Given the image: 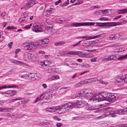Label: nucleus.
Here are the masks:
<instances>
[{"label": "nucleus", "mask_w": 127, "mask_h": 127, "mask_svg": "<svg viewBox=\"0 0 127 127\" xmlns=\"http://www.w3.org/2000/svg\"><path fill=\"white\" fill-rule=\"evenodd\" d=\"M81 102L78 101L76 102L73 103H68L62 106L61 107H60L59 106L53 107H51L50 109L54 110L56 112L60 113L63 112H65L68 110L69 109H72L73 108H81L82 107L81 105Z\"/></svg>", "instance_id": "obj_1"}, {"label": "nucleus", "mask_w": 127, "mask_h": 127, "mask_svg": "<svg viewBox=\"0 0 127 127\" xmlns=\"http://www.w3.org/2000/svg\"><path fill=\"white\" fill-rule=\"evenodd\" d=\"M119 22H107L104 23H93V22H85L80 23H74L73 26L75 27L82 26H93L96 24L95 26H98L99 27H102L104 28H107L111 26H113L119 25L118 24Z\"/></svg>", "instance_id": "obj_2"}, {"label": "nucleus", "mask_w": 127, "mask_h": 127, "mask_svg": "<svg viewBox=\"0 0 127 127\" xmlns=\"http://www.w3.org/2000/svg\"><path fill=\"white\" fill-rule=\"evenodd\" d=\"M106 100L109 103H113L117 98V95L116 94L109 93H106Z\"/></svg>", "instance_id": "obj_3"}, {"label": "nucleus", "mask_w": 127, "mask_h": 127, "mask_svg": "<svg viewBox=\"0 0 127 127\" xmlns=\"http://www.w3.org/2000/svg\"><path fill=\"white\" fill-rule=\"evenodd\" d=\"M93 96L95 98L94 99L95 100H97L98 102L106 100V93H100L98 95H94Z\"/></svg>", "instance_id": "obj_4"}, {"label": "nucleus", "mask_w": 127, "mask_h": 127, "mask_svg": "<svg viewBox=\"0 0 127 127\" xmlns=\"http://www.w3.org/2000/svg\"><path fill=\"white\" fill-rule=\"evenodd\" d=\"M110 60H115L118 59V60H122L123 59L127 58V54L121 56L118 58L117 55H113L109 56Z\"/></svg>", "instance_id": "obj_5"}, {"label": "nucleus", "mask_w": 127, "mask_h": 127, "mask_svg": "<svg viewBox=\"0 0 127 127\" xmlns=\"http://www.w3.org/2000/svg\"><path fill=\"white\" fill-rule=\"evenodd\" d=\"M32 29V30L36 32H41L42 31L40 25L38 23L34 24Z\"/></svg>", "instance_id": "obj_6"}, {"label": "nucleus", "mask_w": 127, "mask_h": 127, "mask_svg": "<svg viewBox=\"0 0 127 127\" xmlns=\"http://www.w3.org/2000/svg\"><path fill=\"white\" fill-rule=\"evenodd\" d=\"M78 52H73L72 51L66 53V52H64L61 53V55L62 56H70V55H77Z\"/></svg>", "instance_id": "obj_7"}, {"label": "nucleus", "mask_w": 127, "mask_h": 127, "mask_svg": "<svg viewBox=\"0 0 127 127\" xmlns=\"http://www.w3.org/2000/svg\"><path fill=\"white\" fill-rule=\"evenodd\" d=\"M17 92L16 91L13 90H9L5 92V94H7L8 96H13L16 94Z\"/></svg>", "instance_id": "obj_8"}, {"label": "nucleus", "mask_w": 127, "mask_h": 127, "mask_svg": "<svg viewBox=\"0 0 127 127\" xmlns=\"http://www.w3.org/2000/svg\"><path fill=\"white\" fill-rule=\"evenodd\" d=\"M13 109L11 108L0 107V112H9Z\"/></svg>", "instance_id": "obj_9"}, {"label": "nucleus", "mask_w": 127, "mask_h": 127, "mask_svg": "<svg viewBox=\"0 0 127 127\" xmlns=\"http://www.w3.org/2000/svg\"><path fill=\"white\" fill-rule=\"evenodd\" d=\"M54 9L53 8H51L48 9L46 11L44 10L43 13L45 14V15H46L51 14L52 12H53Z\"/></svg>", "instance_id": "obj_10"}, {"label": "nucleus", "mask_w": 127, "mask_h": 127, "mask_svg": "<svg viewBox=\"0 0 127 127\" xmlns=\"http://www.w3.org/2000/svg\"><path fill=\"white\" fill-rule=\"evenodd\" d=\"M124 111L123 109L118 110L113 112L112 113H113L115 114H117L119 115L124 114Z\"/></svg>", "instance_id": "obj_11"}, {"label": "nucleus", "mask_w": 127, "mask_h": 127, "mask_svg": "<svg viewBox=\"0 0 127 127\" xmlns=\"http://www.w3.org/2000/svg\"><path fill=\"white\" fill-rule=\"evenodd\" d=\"M28 76H29V79L32 80H35V79H34L35 74L34 73H29Z\"/></svg>", "instance_id": "obj_12"}, {"label": "nucleus", "mask_w": 127, "mask_h": 127, "mask_svg": "<svg viewBox=\"0 0 127 127\" xmlns=\"http://www.w3.org/2000/svg\"><path fill=\"white\" fill-rule=\"evenodd\" d=\"M126 76H119L118 77L117 79V81L118 82H120L123 81V80H124Z\"/></svg>", "instance_id": "obj_13"}, {"label": "nucleus", "mask_w": 127, "mask_h": 127, "mask_svg": "<svg viewBox=\"0 0 127 127\" xmlns=\"http://www.w3.org/2000/svg\"><path fill=\"white\" fill-rule=\"evenodd\" d=\"M49 40L48 38H46L40 41V42L42 44H46L48 43Z\"/></svg>", "instance_id": "obj_14"}, {"label": "nucleus", "mask_w": 127, "mask_h": 127, "mask_svg": "<svg viewBox=\"0 0 127 127\" xmlns=\"http://www.w3.org/2000/svg\"><path fill=\"white\" fill-rule=\"evenodd\" d=\"M84 94H86V93H85V92L83 90H81L80 92H78L77 93V95H77V96H82Z\"/></svg>", "instance_id": "obj_15"}, {"label": "nucleus", "mask_w": 127, "mask_h": 127, "mask_svg": "<svg viewBox=\"0 0 127 127\" xmlns=\"http://www.w3.org/2000/svg\"><path fill=\"white\" fill-rule=\"evenodd\" d=\"M68 63H70V65H75V66H73V65L71 66V67L75 68L77 67V66H78V65H79L80 66V64H78L77 63H71V62L70 61L68 62Z\"/></svg>", "instance_id": "obj_16"}, {"label": "nucleus", "mask_w": 127, "mask_h": 127, "mask_svg": "<svg viewBox=\"0 0 127 127\" xmlns=\"http://www.w3.org/2000/svg\"><path fill=\"white\" fill-rule=\"evenodd\" d=\"M48 64H47L46 65H48V66L50 67H52L54 66V63L52 61H49Z\"/></svg>", "instance_id": "obj_17"}, {"label": "nucleus", "mask_w": 127, "mask_h": 127, "mask_svg": "<svg viewBox=\"0 0 127 127\" xmlns=\"http://www.w3.org/2000/svg\"><path fill=\"white\" fill-rule=\"evenodd\" d=\"M29 74V72H27L25 74H24V75H23L21 76V77H22L24 78L28 79H29V76H28V75Z\"/></svg>", "instance_id": "obj_18"}, {"label": "nucleus", "mask_w": 127, "mask_h": 127, "mask_svg": "<svg viewBox=\"0 0 127 127\" xmlns=\"http://www.w3.org/2000/svg\"><path fill=\"white\" fill-rule=\"evenodd\" d=\"M28 2L27 3V6L29 7H30L34 5V1H27Z\"/></svg>", "instance_id": "obj_19"}, {"label": "nucleus", "mask_w": 127, "mask_h": 127, "mask_svg": "<svg viewBox=\"0 0 127 127\" xmlns=\"http://www.w3.org/2000/svg\"><path fill=\"white\" fill-rule=\"evenodd\" d=\"M119 14L124 13H127V9H125L122 10H119Z\"/></svg>", "instance_id": "obj_20"}, {"label": "nucleus", "mask_w": 127, "mask_h": 127, "mask_svg": "<svg viewBox=\"0 0 127 127\" xmlns=\"http://www.w3.org/2000/svg\"><path fill=\"white\" fill-rule=\"evenodd\" d=\"M65 43V42L63 41L59 42L58 43H54V44L55 46H57L58 45H60L62 44H63Z\"/></svg>", "instance_id": "obj_21"}, {"label": "nucleus", "mask_w": 127, "mask_h": 127, "mask_svg": "<svg viewBox=\"0 0 127 127\" xmlns=\"http://www.w3.org/2000/svg\"><path fill=\"white\" fill-rule=\"evenodd\" d=\"M77 55L79 56L80 57H85V54L83 53L82 52L80 51H78Z\"/></svg>", "instance_id": "obj_22"}, {"label": "nucleus", "mask_w": 127, "mask_h": 127, "mask_svg": "<svg viewBox=\"0 0 127 127\" xmlns=\"http://www.w3.org/2000/svg\"><path fill=\"white\" fill-rule=\"evenodd\" d=\"M40 74L38 73H36L35 74L34 79L35 80H38L40 77Z\"/></svg>", "instance_id": "obj_23"}, {"label": "nucleus", "mask_w": 127, "mask_h": 127, "mask_svg": "<svg viewBox=\"0 0 127 127\" xmlns=\"http://www.w3.org/2000/svg\"><path fill=\"white\" fill-rule=\"evenodd\" d=\"M81 67L84 68H88L90 67V66L88 64H81L80 66Z\"/></svg>", "instance_id": "obj_24"}, {"label": "nucleus", "mask_w": 127, "mask_h": 127, "mask_svg": "<svg viewBox=\"0 0 127 127\" xmlns=\"http://www.w3.org/2000/svg\"><path fill=\"white\" fill-rule=\"evenodd\" d=\"M108 114L106 113H105L104 114H103L102 116H101V118H104L106 117V116L108 115H111L112 114V113H111L110 112H108Z\"/></svg>", "instance_id": "obj_25"}, {"label": "nucleus", "mask_w": 127, "mask_h": 127, "mask_svg": "<svg viewBox=\"0 0 127 127\" xmlns=\"http://www.w3.org/2000/svg\"><path fill=\"white\" fill-rule=\"evenodd\" d=\"M37 47L36 44H35L34 43L31 44L30 43V49H32V48H34L35 47Z\"/></svg>", "instance_id": "obj_26"}, {"label": "nucleus", "mask_w": 127, "mask_h": 127, "mask_svg": "<svg viewBox=\"0 0 127 127\" xmlns=\"http://www.w3.org/2000/svg\"><path fill=\"white\" fill-rule=\"evenodd\" d=\"M69 3V0H67L65 2H64V3L62 4L61 6L62 7H63L64 6H65L67 5Z\"/></svg>", "instance_id": "obj_27"}, {"label": "nucleus", "mask_w": 127, "mask_h": 127, "mask_svg": "<svg viewBox=\"0 0 127 127\" xmlns=\"http://www.w3.org/2000/svg\"><path fill=\"white\" fill-rule=\"evenodd\" d=\"M114 35L116 39H118L119 38L121 37V36L119 33L116 34Z\"/></svg>", "instance_id": "obj_28"}, {"label": "nucleus", "mask_w": 127, "mask_h": 127, "mask_svg": "<svg viewBox=\"0 0 127 127\" xmlns=\"http://www.w3.org/2000/svg\"><path fill=\"white\" fill-rule=\"evenodd\" d=\"M86 94L87 95H88V96H90V97L93 96V97H94V96H93L94 95H93V94L90 92H87L86 93Z\"/></svg>", "instance_id": "obj_29"}, {"label": "nucleus", "mask_w": 127, "mask_h": 127, "mask_svg": "<svg viewBox=\"0 0 127 127\" xmlns=\"http://www.w3.org/2000/svg\"><path fill=\"white\" fill-rule=\"evenodd\" d=\"M26 55L27 56L28 58L30 59L32 58V55L31 53H27Z\"/></svg>", "instance_id": "obj_30"}, {"label": "nucleus", "mask_w": 127, "mask_h": 127, "mask_svg": "<svg viewBox=\"0 0 127 127\" xmlns=\"http://www.w3.org/2000/svg\"><path fill=\"white\" fill-rule=\"evenodd\" d=\"M2 33L1 32H0V41H1L4 38V37L2 35Z\"/></svg>", "instance_id": "obj_31"}, {"label": "nucleus", "mask_w": 127, "mask_h": 127, "mask_svg": "<svg viewBox=\"0 0 127 127\" xmlns=\"http://www.w3.org/2000/svg\"><path fill=\"white\" fill-rule=\"evenodd\" d=\"M25 19L26 18L25 17H22L19 20V22L20 23H21L22 22L24 21L25 20Z\"/></svg>", "instance_id": "obj_32"}, {"label": "nucleus", "mask_w": 127, "mask_h": 127, "mask_svg": "<svg viewBox=\"0 0 127 127\" xmlns=\"http://www.w3.org/2000/svg\"><path fill=\"white\" fill-rule=\"evenodd\" d=\"M54 69L51 68L49 69L48 70V72L49 73H52L54 72V70H53Z\"/></svg>", "instance_id": "obj_33"}, {"label": "nucleus", "mask_w": 127, "mask_h": 127, "mask_svg": "<svg viewBox=\"0 0 127 127\" xmlns=\"http://www.w3.org/2000/svg\"><path fill=\"white\" fill-rule=\"evenodd\" d=\"M100 42L99 39H96L93 41V43L94 44H95L97 43H99Z\"/></svg>", "instance_id": "obj_34"}, {"label": "nucleus", "mask_w": 127, "mask_h": 127, "mask_svg": "<svg viewBox=\"0 0 127 127\" xmlns=\"http://www.w3.org/2000/svg\"><path fill=\"white\" fill-rule=\"evenodd\" d=\"M44 94H43L41 95L40 97V98H39V100H43L44 99Z\"/></svg>", "instance_id": "obj_35"}, {"label": "nucleus", "mask_w": 127, "mask_h": 127, "mask_svg": "<svg viewBox=\"0 0 127 127\" xmlns=\"http://www.w3.org/2000/svg\"><path fill=\"white\" fill-rule=\"evenodd\" d=\"M110 58L109 57V56H107V57H104L103 59H102V60H105L107 61H109L110 60Z\"/></svg>", "instance_id": "obj_36"}, {"label": "nucleus", "mask_w": 127, "mask_h": 127, "mask_svg": "<svg viewBox=\"0 0 127 127\" xmlns=\"http://www.w3.org/2000/svg\"><path fill=\"white\" fill-rule=\"evenodd\" d=\"M27 45L26 44V45L25 46L27 48V50H30V43H27Z\"/></svg>", "instance_id": "obj_37"}, {"label": "nucleus", "mask_w": 127, "mask_h": 127, "mask_svg": "<svg viewBox=\"0 0 127 127\" xmlns=\"http://www.w3.org/2000/svg\"><path fill=\"white\" fill-rule=\"evenodd\" d=\"M32 24H31L29 25H27L25 26L24 27V28L26 29H28L30 28V27L32 26Z\"/></svg>", "instance_id": "obj_38"}, {"label": "nucleus", "mask_w": 127, "mask_h": 127, "mask_svg": "<svg viewBox=\"0 0 127 127\" xmlns=\"http://www.w3.org/2000/svg\"><path fill=\"white\" fill-rule=\"evenodd\" d=\"M110 40H114L116 39V38L115 37V35H112L110 37Z\"/></svg>", "instance_id": "obj_39"}, {"label": "nucleus", "mask_w": 127, "mask_h": 127, "mask_svg": "<svg viewBox=\"0 0 127 127\" xmlns=\"http://www.w3.org/2000/svg\"><path fill=\"white\" fill-rule=\"evenodd\" d=\"M13 43V42H10L7 45L10 48H11V46Z\"/></svg>", "instance_id": "obj_40"}, {"label": "nucleus", "mask_w": 127, "mask_h": 127, "mask_svg": "<svg viewBox=\"0 0 127 127\" xmlns=\"http://www.w3.org/2000/svg\"><path fill=\"white\" fill-rule=\"evenodd\" d=\"M9 87H6L5 86H0V90L2 89L3 88H10V86H9Z\"/></svg>", "instance_id": "obj_41"}, {"label": "nucleus", "mask_w": 127, "mask_h": 127, "mask_svg": "<svg viewBox=\"0 0 127 127\" xmlns=\"http://www.w3.org/2000/svg\"><path fill=\"white\" fill-rule=\"evenodd\" d=\"M14 62L15 63L18 64H22L23 63L22 62H21L19 61H15Z\"/></svg>", "instance_id": "obj_42"}, {"label": "nucleus", "mask_w": 127, "mask_h": 127, "mask_svg": "<svg viewBox=\"0 0 127 127\" xmlns=\"http://www.w3.org/2000/svg\"><path fill=\"white\" fill-rule=\"evenodd\" d=\"M96 80L97 81H99L100 83L102 84H103V82L102 80H101L100 79H97Z\"/></svg>", "instance_id": "obj_43"}, {"label": "nucleus", "mask_w": 127, "mask_h": 127, "mask_svg": "<svg viewBox=\"0 0 127 127\" xmlns=\"http://www.w3.org/2000/svg\"><path fill=\"white\" fill-rule=\"evenodd\" d=\"M81 84H83V83H82V82H80L77 83L75 85V86L76 87H78L79 86H80Z\"/></svg>", "instance_id": "obj_44"}, {"label": "nucleus", "mask_w": 127, "mask_h": 127, "mask_svg": "<svg viewBox=\"0 0 127 127\" xmlns=\"http://www.w3.org/2000/svg\"><path fill=\"white\" fill-rule=\"evenodd\" d=\"M5 11H4L1 13V16L2 17H3L5 15Z\"/></svg>", "instance_id": "obj_45"}, {"label": "nucleus", "mask_w": 127, "mask_h": 127, "mask_svg": "<svg viewBox=\"0 0 127 127\" xmlns=\"http://www.w3.org/2000/svg\"><path fill=\"white\" fill-rule=\"evenodd\" d=\"M54 118L56 120L58 121H59L61 120V119L60 118H58L57 116H54Z\"/></svg>", "instance_id": "obj_46"}, {"label": "nucleus", "mask_w": 127, "mask_h": 127, "mask_svg": "<svg viewBox=\"0 0 127 127\" xmlns=\"http://www.w3.org/2000/svg\"><path fill=\"white\" fill-rule=\"evenodd\" d=\"M22 99V98H21V97H19V98H15V99H13V100H14V101H16V100H21Z\"/></svg>", "instance_id": "obj_47"}, {"label": "nucleus", "mask_w": 127, "mask_h": 127, "mask_svg": "<svg viewBox=\"0 0 127 127\" xmlns=\"http://www.w3.org/2000/svg\"><path fill=\"white\" fill-rule=\"evenodd\" d=\"M61 2V0H59L58 1H56L55 3V5H57L59 3H60Z\"/></svg>", "instance_id": "obj_48"}, {"label": "nucleus", "mask_w": 127, "mask_h": 127, "mask_svg": "<svg viewBox=\"0 0 127 127\" xmlns=\"http://www.w3.org/2000/svg\"><path fill=\"white\" fill-rule=\"evenodd\" d=\"M96 59L95 58H94L92 59L91 60V62H95L96 61Z\"/></svg>", "instance_id": "obj_49"}, {"label": "nucleus", "mask_w": 127, "mask_h": 127, "mask_svg": "<svg viewBox=\"0 0 127 127\" xmlns=\"http://www.w3.org/2000/svg\"><path fill=\"white\" fill-rule=\"evenodd\" d=\"M121 126L120 127H127V124H122L120 125Z\"/></svg>", "instance_id": "obj_50"}, {"label": "nucleus", "mask_w": 127, "mask_h": 127, "mask_svg": "<svg viewBox=\"0 0 127 127\" xmlns=\"http://www.w3.org/2000/svg\"><path fill=\"white\" fill-rule=\"evenodd\" d=\"M20 50H21V49H16L15 51V53L16 54H17L19 51H20Z\"/></svg>", "instance_id": "obj_51"}, {"label": "nucleus", "mask_w": 127, "mask_h": 127, "mask_svg": "<svg viewBox=\"0 0 127 127\" xmlns=\"http://www.w3.org/2000/svg\"><path fill=\"white\" fill-rule=\"evenodd\" d=\"M57 126L58 127H60L62 126V124L61 123H59L57 124Z\"/></svg>", "instance_id": "obj_52"}, {"label": "nucleus", "mask_w": 127, "mask_h": 127, "mask_svg": "<svg viewBox=\"0 0 127 127\" xmlns=\"http://www.w3.org/2000/svg\"><path fill=\"white\" fill-rule=\"evenodd\" d=\"M123 110L124 111V114H125L127 113V108H125Z\"/></svg>", "instance_id": "obj_53"}, {"label": "nucleus", "mask_w": 127, "mask_h": 127, "mask_svg": "<svg viewBox=\"0 0 127 127\" xmlns=\"http://www.w3.org/2000/svg\"><path fill=\"white\" fill-rule=\"evenodd\" d=\"M101 11H102L101 12L103 13L104 14L105 13L106 14L108 12L107 11V10L106 9L104 10H102Z\"/></svg>", "instance_id": "obj_54"}, {"label": "nucleus", "mask_w": 127, "mask_h": 127, "mask_svg": "<svg viewBox=\"0 0 127 127\" xmlns=\"http://www.w3.org/2000/svg\"><path fill=\"white\" fill-rule=\"evenodd\" d=\"M47 28L48 29H49L50 30H52V29L53 28L52 27H50L49 26H47Z\"/></svg>", "instance_id": "obj_55"}, {"label": "nucleus", "mask_w": 127, "mask_h": 127, "mask_svg": "<svg viewBox=\"0 0 127 127\" xmlns=\"http://www.w3.org/2000/svg\"><path fill=\"white\" fill-rule=\"evenodd\" d=\"M93 7L94 8H99V6L98 5H96V6H93Z\"/></svg>", "instance_id": "obj_56"}, {"label": "nucleus", "mask_w": 127, "mask_h": 127, "mask_svg": "<svg viewBox=\"0 0 127 127\" xmlns=\"http://www.w3.org/2000/svg\"><path fill=\"white\" fill-rule=\"evenodd\" d=\"M51 107H50V108H47L46 110V111H49V112H51L52 111L51 110H49V109H50V108Z\"/></svg>", "instance_id": "obj_57"}, {"label": "nucleus", "mask_w": 127, "mask_h": 127, "mask_svg": "<svg viewBox=\"0 0 127 127\" xmlns=\"http://www.w3.org/2000/svg\"><path fill=\"white\" fill-rule=\"evenodd\" d=\"M42 86L44 88H47V86L45 84H43L42 85Z\"/></svg>", "instance_id": "obj_58"}, {"label": "nucleus", "mask_w": 127, "mask_h": 127, "mask_svg": "<svg viewBox=\"0 0 127 127\" xmlns=\"http://www.w3.org/2000/svg\"><path fill=\"white\" fill-rule=\"evenodd\" d=\"M12 27H10V26H8L7 27V29L8 30H11L12 29L11 28Z\"/></svg>", "instance_id": "obj_59"}, {"label": "nucleus", "mask_w": 127, "mask_h": 127, "mask_svg": "<svg viewBox=\"0 0 127 127\" xmlns=\"http://www.w3.org/2000/svg\"><path fill=\"white\" fill-rule=\"evenodd\" d=\"M86 38V40H88L89 39V37H86V36H83L82 37V38Z\"/></svg>", "instance_id": "obj_60"}, {"label": "nucleus", "mask_w": 127, "mask_h": 127, "mask_svg": "<svg viewBox=\"0 0 127 127\" xmlns=\"http://www.w3.org/2000/svg\"><path fill=\"white\" fill-rule=\"evenodd\" d=\"M77 61L79 62H82V60L80 59H78L77 60Z\"/></svg>", "instance_id": "obj_61"}, {"label": "nucleus", "mask_w": 127, "mask_h": 127, "mask_svg": "<svg viewBox=\"0 0 127 127\" xmlns=\"http://www.w3.org/2000/svg\"><path fill=\"white\" fill-rule=\"evenodd\" d=\"M38 100H39V98L38 97H37V98L35 100V102H37V101Z\"/></svg>", "instance_id": "obj_62"}, {"label": "nucleus", "mask_w": 127, "mask_h": 127, "mask_svg": "<svg viewBox=\"0 0 127 127\" xmlns=\"http://www.w3.org/2000/svg\"><path fill=\"white\" fill-rule=\"evenodd\" d=\"M45 57L46 58H47L50 57V55H45Z\"/></svg>", "instance_id": "obj_63"}, {"label": "nucleus", "mask_w": 127, "mask_h": 127, "mask_svg": "<svg viewBox=\"0 0 127 127\" xmlns=\"http://www.w3.org/2000/svg\"><path fill=\"white\" fill-rule=\"evenodd\" d=\"M124 81L127 84V77H125V78L124 80Z\"/></svg>", "instance_id": "obj_64"}]
</instances>
